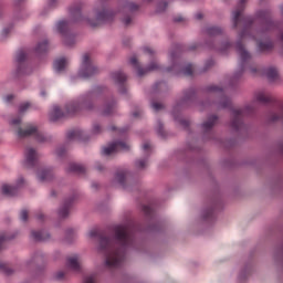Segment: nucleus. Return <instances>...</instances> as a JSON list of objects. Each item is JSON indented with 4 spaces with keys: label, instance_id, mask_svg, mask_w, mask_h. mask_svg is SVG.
<instances>
[{
    "label": "nucleus",
    "instance_id": "nucleus-27",
    "mask_svg": "<svg viewBox=\"0 0 283 283\" xmlns=\"http://www.w3.org/2000/svg\"><path fill=\"white\" fill-rule=\"evenodd\" d=\"M66 171L81 175V174H85L86 169H85V166L81 164L71 163L69 164Z\"/></svg>",
    "mask_w": 283,
    "mask_h": 283
},
{
    "label": "nucleus",
    "instance_id": "nucleus-60",
    "mask_svg": "<svg viewBox=\"0 0 283 283\" xmlns=\"http://www.w3.org/2000/svg\"><path fill=\"white\" fill-rule=\"evenodd\" d=\"M38 220H43V213L36 216Z\"/></svg>",
    "mask_w": 283,
    "mask_h": 283
},
{
    "label": "nucleus",
    "instance_id": "nucleus-55",
    "mask_svg": "<svg viewBox=\"0 0 283 283\" xmlns=\"http://www.w3.org/2000/svg\"><path fill=\"white\" fill-rule=\"evenodd\" d=\"M123 21L126 25H129V23H132V18L127 17Z\"/></svg>",
    "mask_w": 283,
    "mask_h": 283
},
{
    "label": "nucleus",
    "instance_id": "nucleus-1",
    "mask_svg": "<svg viewBox=\"0 0 283 283\" xmlns=\"http://www.w3.org/2000/svg\"><path fill=\"white\" fill-rule=\"evenodd\" d=\"M138 8L140 7L137 3L125 0L122 9H119L118 12H136ZM118 12L111 10L105 0H98L95 3L93 15L90 14V17H83L81 9H71V19L59 20L55 23L54 30L57 32V34H61L62 43L65 45V48H74V45H76V35L70 31L72 23L85 21L88 23V25H91V28H98V25H102V23H109V21H114V17H116Z\"/></svg>",
    "mask_w": 283,
    "mask_h": 283
},
{
    "label": "nucleus",
    "instance_id": "nucleus-57",
    "mask_svg": "<svg viewBox=\"0 0 283 283\" xmlns=\"http://www.w3.org/2000/svg\"><path fill=\"white\" fill-rule=\"evenodd\" d=\"M134 118H138L140 116V111H136L133 113Z\"/></svg>",
    "mask_w": 283,
    "mask_h": 283
},
{
    "label": "nucleus",
    "instance_id": "nucleus-56",
    "mask_svg": "<svg viewBox=\"0 0 283 283\" xmlns=\"http://www.w3.org/2000/svg\"><path fill=\"white\" fill-rule=\"evenodd\" d=\"M251 74H255L258 72V69L253 67V66H250L249 67Z\"/></svg>",
    "mask_w": 283,
    "mask_h": 283
},
{
    "label": "nucleus",
    "instance_id": "nucleus-51",
    "mask_svg": "<svg viewBox=\"0 0 283 283\" xmlns=\"http://www.w3.org/2000/svg\"><path fill=\"white\" fill-rule=\"evenodd\" d=\"M12 98H14V95L9 94V95H7V96L3 97V101H4V103H11V102H12Z\"/></svg>",
    "mask_w": 283,
    "mask_h": 283
},
{
    "label": "nucleus",
    "instance_id": "nucleus-43",
    "mask_svg": "<svg viewBox=\"0 0 283 283\" xmlns=\"http://www.w3.org/2000/svg\"><path fill=\"white\" fill-rule=\"evenodd\" d=\"M54 279L57 280L59 282L65 280V272L59 271L54 274Z\"/></svg>",
    "mask_w": 283,
    "mask_h": 283
},
{
    "label": "nucleus",
    "instance_id": "nucleus-8",
    "mask_svg": "<svg viewBox=\"0 0 283 283\" xmlns=\"http://www.w3.org/2000/svg\"><path fill=\"white\" fill-rule=\"evenodd\" d=\"M98 74V66L92 61V56L85 53L82 56V64L78 71L80 78H92Z\"/></svg>",
    "mask_w": 283,
    "mask_h": 283
},
{
    "label": "nucleus",
    "instance_id": "nucleus-61",
    "mask_svg": "<svg viewBox=\"0 0 283 283\" xmlns=\"http://www.w3.org/2000/svg\"><path fill=\"white\" fill-rule=\"evenodd\" d=\"M92 187H93V189H97L98 185L97 184H93Z\"/></svg>",
    "mask_w": 283,
    "mask_h": 283
},
{
    "label": "nucleus",
    "instance_id": "nucleus-4",
    "mask_svg": "<svg viewBox=\"0 0 283 283\" xmlns=\"http://www.w3.org/2000/svg\"><path fill=\"white\" fill-rule=\"evenodd\" d=\"M272 101L273 96H271V94L266 93L265 91H259L254 94V101L252 103L247 104L243 108H232L230 120L231 129L234 132L244 129V123L242 122V118L255 112V104L262 103L263 105H266V103H272Z\"/></svg>",
    "mask_w": 283,
    "mask_h": 283
},
{
    "label": "nucleus",
    "instance_id": "nucleus-49",
    "mask_svg": "<svg viewBox=\"0 0 283 283\" xmlns=\"http://www.w3.org/2000/svg\"><path fill=\"white\" fill-rule=\"evenodd\" d=\"M142 210L145 213V216H149L153 212L151 207L149 206H143Z\"/></svg>",
    "mask_w": 283,
    "mask_h": 283
},
{
    "label": "nucleus",
    "instance_id": "nucleus-64",
    "mask_svg": "<svg viewBox=\"0 0 283 283\" xmlns=\"http://www.w3.org/2000/svg\"><path fill=\"white\" fill-rule=\"evenodd\" d=\"M41 96H45V92L44 91L41 92Z\"/></svg>",
    "mask_w": 283,
    "mask_h": 283
},
{
    "label": "nucleus",
    "instance_id": "nucleus-42",
    "mask_svg": "<svg viewBox=\"0 0 283 283\" xmlns=\"http://www.w3.org/2000/svg\"><path fill=\"white\" fill-rule=\"evenodd\" d=\"M56 6H59V0H48L46 8H49V10L56 8Z\"/></svg>",
    "mask_w": 283,
    "mask_h": 283
},
{
    "label": "nucleus",
    "instance_id": "nucleus-32",
    "mask_svg": "<svg viewBox=\"0 0 283 283\" xmlns=\"http://www.w3.org/2000/svg\"><path fill=\"white\" fill-rule=\"evenodd\" d=\"M0 273H3V275H12V273H14V269L10 268L6 262H0Z\"/></svg>",
    "mask_w": 283,
    "mask_h": 283
},
{
    "label": "nucleus",
    "instance_id": "nucleus-41",
    "mask_svg": "<svg viewBox=\"0 0 283 283\" xmlns=\"http://www.w3.org/2000/svg\"><path fill=\"white\" fill-rule=\"evenodd\" d=\"M84 283H96V274H90L85 276Z\"/></svg>",
    "mask_w": 283,
    "mask_h": 283
},
{
    "label": "nucleus",
    "instance_id": "nucleus-38",
    "mask_svg": "<svg viewBox=\"0 0 283 283\" xmlns=\"http://www.w3.org/2000/svg\"><path fill=\"white\" fill-rule=\"evenodd\" d=\"M30 107H31L30 102H25V103L21 104L19 106V114H25V112H28V109H30Z\"/></svg>",
    "mask_w": 283,
    "mask_h": 283
},
{
    "label": "nucleus",
    "instance_id": "nucleus-12",
    "mask_svg": "<svg viewBox=\"0 0 283 283\" xmlns=\"http://www.w3.org/2000/svg\"><path fill=\"white\" fill-rule=\"evenodd\" d=\"M118 151H129V144L125 142H114L104 146L102 149L103 156H114V154H118Z\"/></svg>",
    "mask_w": 283,
    "mask_h": 283
},
{
    "label": "nucleus",
    "instance_id": "nucleus-50",
    "mask_svg": "<svg viewBox=\"0 0 283 283\" xmlns=\"http://www.w3.org/2000/svg\"><path fill=\"white\" fill-rule=\"evenodd\" d=\"M98 235V230L93 229L88 232V238H97Z\"/></svg>",
    "mask_w": 283,
    "mask_h": 283
},
{
    "label": "nucleus",
    "instance_id": "nucleus-53",
    "mask_svg": "<svg viewBox=\"0 0 283 283\" xmlns=\"http://www.w3.org/2000/svg\"><path fill=\"white\" fill-rule=\"evenodd\" d=\"M212 65H213V60H209L208 62H206L205 71L209 70V67H211Z\"/></svg>",
    "mask_w": 283,
    "mask_h": 283
},
{
    "label": "nucleus",
    "instance_id": "nucleus-26",
    "mask_svg": "<svg viewBox=\"0 0 283 283\" xmlns=\"http://www.w3.org/2000/svg\"><path fill=\"white\" fill-rule=\"evenodd\" d=\"M31 238L35 242H45L46 240H50V233L45 231H31Z\"/></svg>",
    "mask_w": 283,
    "mask_h": 283
},
{
    "label": "nucleus",
    "instance_id": "nucleus-30",
    "mask_svg": "<svg viewBox=\"0 0 283 283\" xmlns=\"http://www.w3.org/2000/svg\"><path fill=\"white\" fill-rule=\"evenodd\" d=\"M114 109H116V103L112 102V103H107L104 106V109L102 111V114L104 116H109L111 114H114Z\"/></svg>",
    "mask_w": 283,
    "mask_h": 283
},
{
    "label": "nucleus",
    "instance_id": "nucleus-20",
    "mask_svg": "<svg viewBox=\"0 0 283 283\" xmlns=\"http://www.w3.org/2000/svg\"><path fill=\"white\" fill-rule=\"evenodd\" d=\"M38 180L39 182H50L54 178V174L52 172V168H42L38 170Z\"/></svg>",
    "mask_w": 283,
    "mask_h": 283
},
{
    "label": "nucleus",
    "instance_id": "nucleus-19",
    "mask_svg": "<svg viewBox=\"0 0 283 283\" xmlns=\"http://www.w3.org/2000/svg\"><path fill=\"white\" fill-rule=\"evenodd\" d=\"M217 123H218V116L212 115V116L208 117L207 120H205L201 124L202 134H211V132H213V127H216Z\"/></svg>",
    "mask_w": 283,
    "mask_h": 283
},
{
    "label": "nucleus",
    "instance_id": "nucleus-37",
    "mask_svg": "<svg viewBox=\"0 0 283 283\" xmlns=\"http://www.w3.org/2000/svg\"><path fill=\"white\" fill-rule=\"evenodd\" d=\"M135 167H136L137 169H145V167H147V158L136 160V161H135Z\"/></svg>",
    "mask_w": 283,
    "mask_h": 283
},
{
    "label": "nucleus",
    "instance_id": "nucleus-46",
    "mask_svg": "<svg viewBox=\"0 0 283 283\" xmlns=\"http://www.w3.org/2000/svg\"><path fill=\"white\" fill-rule=\"evenodd\" d=\"M151 107L155 112H160V109H163L164 106L160 103L153 102Z\"/></svg>",
    "mask_w": 283,
    "mask_h": 283
},
{
    "label": "nucleus",
    "instance_id": "nucleus-7",
    "mask_svg": "<svg viewBox=\"0 0 283 283\" xmlns=\"http://www.w3.org/2000/svg\"><path fill=\"white\" fill-rule=\"evenodd\" d=\"M169 59L172 63L170 67L167 69V72H172V74H184V76H193V72H196V69L192 66V64H186L178 62V54L176 52H171L169 55Z\"/></svg>",
    "mask_w": 283,
    "mask_h": 283
},
{
    "label": "nucleus",
    "instance_id": "nucleus-2",
    "mask_svg": "<svg viewBox=\"0 0 283 283\" xmlns=\"http://www.w3.org/2000/svg\"><path fill=\"white\" fill-rule=\"evenodd\" d=\"M114 233L115 239L98 235L97 250L105 255V265L108 269H118L125 260V252L134 244V229L130 226H116Z\"/></svg>",
    "mask_w": 283,
    "mask_h": 283
},
{
    "label": "nucleus",
    "instance_id": "nucleus-22",
    "mask_svg": "<svg viewBox=\"0 0 283 283\" xmlns=\"http://www.w3.org/2000/svg\"><path fill=\"white\" fill-rule=\"evenodd\" d=\"M203 32L208 39L213 40L216 36H220V34H222V28L210 25L207 27Z\"/></svg>",
    "mask_w": 283,
    "mask_h": 283
},
{
    "label": "nucleus",
    "instance_id": "nucleus-23",
    "mask_svg": "<svg viewBox=\"0 0 283 283\" xmlns=\"http://www.w3.org/2000/svg\"><path fill=\"white\" fill-rule=\"evenodd\" d=\"M65 113L61 111V107L53 106L50 111L49 118L51 123H56V120H61V118H64Z\"/></svg>",
    "mask_w": 283,
    "mask_h": 283
},
{
    "label": "nucleus",
    "instance_id": "nucleus-31",
    "mask_svg": "<svg viewBox=\"0 0 283 283\" xmlns=\"http://www.w3.org/2000/svg\"><path fill=\"white\" fill-rule=\"evenodd\" d=\"M49 49H50V45L48 44V40H44L38 43L35 48V52L38 54H43V52H48Z\"/></svg>",
    "mask_w": 283,
    "mask_h": 283
},
{
    "label": "nucleus",
    "instance_id": "nucleus-34",
    "mask_svg": "<svg viewBox=\"0 0 283 283\" xmlns=\"http://www.w3.org/2000/svg\"><path fill=\"white\" fill-rule=\"evenodd\" d=\"M14 237L9 235L6 232L0 233V251L3 249V244L8 242V240H12Z\"/></svg>",
    "mask_w": 283,
    "mask_h": 283
},
{
    "label": "nucleus",
    "instance_id": "nucleus-63",
    "mask_svg": "<svg viewBox=\"0 0 283 283\" xmlns=\"http://www.w3.org/2000/svg\"><path fill=\"white\" fill-rule=\"evenodd\" d=\"M51 196H56V192L55 191H51Z\"/></svg>",
    "mask_w": 283,
    "mask_h": 283
},
{
    "label": "nucleus",
    "instance_id": "nucleus-52",
    "mask_svg": "<svg viewBox=\"0 0 283 283\" xmlns=\"http://www.w3.org/2000/svg\"><path fill=\"white\" fill-rule=\"evenodd\" d=\"M11 30H12V28H4L2 30V36H8V34H10Z\"/></svg>",
    "mask_w": 283,
    "mask_h": 283
},
{
    "label": "nucleus",
    "instance_id": "nucleus-39",
    "mask_svg": "<svg viewBox=\"0 0 283 283\" xmlns=\"http://www.w3.org/2000/svg\"><path fill=\"white\" fill-rule=\"evenodd\" d=\"M142 147L145 156H149V154H151V144H149V142L144 143Z\"/></svg>",
    "mask_w": 283,
    "mask_h": 283
},
{
    "label": "nucleus",
    "instance_id": "nucleus-45",
    "mask_svg": "<svg viewBox=\"0 0 283 283\" xmlns=\"http://www.w3.org/2000/svg\"><path fill=\"white\" fill-rule=\"evenodd\" d=\"M213 216V209H208L203 212V220H209Z\"/></svg>",
    "mask_w": 283,
    "mask_h": 283
},
{
    "label": "nucleus",
    "instance_id": "nucleus-24",
    "mask_svg": "<svg viewBox=\"0 0 283 283\" xmlns=\"http://www.w3.org/2000/svg\"><path fill=\"white\" fill-rule=\"evenodd\" d=\"M263 74L266 76V78L270 81V83H275V81H277V78H280L277 69H275L274 66L264 69Z\"/></svg>",
    "mask_w": 283,
    "mask_h": 283
},
{
    "label": "nucleus",
    "instance_id": "nucleus-59",
    "mask_svg": "<svg viewBox=\"0 0 283 283\" xmlns=\"http://www.w3.org/2000/svg\"><path fill=\"white\" fill-rule=\"evenodd\" d=\"M196 19H198V20L202 19V13H197Z\"/></svg>",
    "mask_w": 283,
    "mask_h": 283
},
{
    "label": "nucleus",
    "instance_id": "nucleus-29",
    "mask_svg": "<svg viewBox=\"0 0 283 283\" xmlns=\"http://www.w3.org/2000/svg\"><path fill=\"white\" fill-rule=\"evenodd\" d=\"M69 140H85V133L81 129L71 130L67 133Z\"/></svg>",
    "mask_w": 283,
    "mask_h": 283
},
{
    "label": "nucleus",
    "instance_id": "nucleus-54",
    "mask_svg": "<svg viewBox=\"0 0 283 283\" xmlns=\"http://www.w3.org/2000/svg\"><path fill=\"white\" fill-rule=\"evenodd\" d=\"M95 169H97V171H103V169H105V167L102 164L97 163L95 165Z\"/></svg>",
    "mask_w": 283,
    "mask_h": 283
},
{
    "label": "nucleus",
    "instance_id": "nucleus-47",
    "mask_svg": "<svg viewBox=\"0 0 283 283\" xmlns=\"http://www.w3.org/2000/svg\"><path fill=\"white\" fill-rule=\"evenodd\" d=\"M20 220H21L22 222H28V210H22V211L20 212Z\"/></svg>",
    "mask_w": 283,
    "mask_h": 283
},
{
    "label": "nucleus",
    "instance_id": "nucleus-25",
    "mask_svg": "<svg viewBox=\"0 0 283 283\" xmlns=\"http://www.w3.org/2000/svg\"><path fill=\"white\" fill-rule=\"evenodd\" d=\"M69 63H70V61L67 60V57H60L54 61L53 70L57 73H61V72L65 71V67H67Z\"/></svg>",
    "mask_w": 283,
    "mask_h": 283
},
{
    "label": "nucleus",
    "instance_id": "nucleus-36",
    "mask_svg": "<svg viewBox=\"0 0 283 283\" xmlns=\"http://www.w3.org/2000/svg\"><path fill=\"white\" fill-rule=\"evenodd\" d=\"M93 136H98V134H103V127L99 124H94L91 130Z\"/></svg>",
    "mask_w": 283,
    "mask_h": 283
},
{
    "label": "nucleus",
    "instance_id": "nucleus-16",
    "mask_svg": "<svg viewBox=\"0 0 283 283\" xmlns=\"http://www.w3.org/2000/svg\"><path fill=\"white\" fill-rule=\"evenodd\" d=\"M111 78L114 81L115 85H118L119 94H127V87H125L127 75L123 73V71H115L111 73Z\"/></svg>",
    "mask_w": 283,
    "mask_h": 283
},
{
    "label": "nucleus",
    "instance_id": "nucleus-6",
    "mask_svg": "<svg viewBox=\"0 0 283 283\" xmlns=\"http://www.w3.org/2000/svg\"><path fill=\"white\" fill-rule=\"evenodd\" d=\"M101 92H103V87L96 86L92 91L80 95L77 99L69 102L65 106L66 114H76L78 112H90V109H94L93 101Z\"/></svg>",
    "mask_w": 283,
    "mask_h": 283
},
{
    "label": "nucleus",
    "instance_id": "nucleus-44",
    "mask_svg": "<svg viewBox=\"0 0 283 283\" xmlns=\"http://www.w3.org/2000/svg\"><path fill=\"white\" fill-rule=\"evenodd\" d=\"M143 50H144V53L148 54L149 56H154V54H156V51L149 46H145Z\"/></svg>",
    "mask_w": 283,
    "mask_h": 283
},
{
    "label": "nucleus",
    "instance_id": "nucleus-9",
    "mask_svg": "<svg viewBox=\"0 0 283 283\" xmlns=\"http://www.w3.org/2000/svg\"><path fill=\"white\" fill-rule=\"evenodd\" d=\"M195 96H196V92L193 91V88L188 90L184 94L182 99L179 103H177L172 108V115L175 116V119L179 122V125H181V127H187L189 125V120L182 119V118L178 119V117H176V112H180L182 107H187V103H189V101L195 98Z\"/></svg>",
    "mask_w": 283,
    "mask_h": 283
},
{
    "label": "nucleus",
    "instance_id": "nucleus-14",
    "mask_svg": "<svg viewBox=\"0 0 283 283\" xmlns=\"http://www.w3.org/2000/svg\"><path fill=\"white\" fill-rule=\"evenodd\" d=\"M130 65L137 71L138 76H145L147 72H156L160 70V65L158 62H151L147 69L140 67V63H138V59L136 56L130 57Z\"/></svg>",
    "mask_w": 283,
    "mask_h": 283
},
{
    "label": "nucleus",
    "instance_id": "nucleus-17",
    "mask_svg": "<svg viewBox=\"0 0 283 283\" xmlns=\"http://www.w3.org/2000/svg\"><path fill=\"white\" fill-rule=\"evenodd\" d=\"M245 3L247 0H240L237 6V9L232 12L233 28H238V25H240V17H242V12H244Z\"/></svg>",
    "mask_w": 283,
    "mask_h": 283
},
{
    "label": "nucleus",
    "instance_id": "nucleus-13",
    "mask_svg": "<svg viewBox=\"0 0 283 283\" xmlns=\"http://www.w3.org/2000/svg\"><path fill=\"white\" fill-rule=\"evenodd\" d=\"M25 59H28V55H25V52L20 51L18 52L15 56V61L18 62V76H25L28 74H32V66H30L28 63H25Z\"/></svg>",
    "mask_w": 283,
    "mask_h": 283
},
{
    "label": "nucleus",
    "instance_id": "nucleus-15",
    "mask_svg": "<svg viewBox=\"0 0 283 283\" xmlns=\"http://www.w3.org/2000/svg\"><path fill=\"white\" fill-rule=\"evenodd\" d=\"M24 182L25 179H23V177H20L15 186L4 184L1 186L0 191L2 196H6L7 198H12L15 193H18L19 188L23 187Z\"/></svg>",
    "mask_w": 283,
    "mask_h": 283
},
{
    "label": "nucleus",
    "instance_id": "nucleus-48",
    "mask_svg": "<svg viewBox=\"0 0 283 283\" xmlns=\"http://www.w3.org/2000/svg\"><path fill=\"white\" fill-rule=\"evenodd\" d=\"M167 10V2H160L157 8V12H165Z\"/></svg>",
    "mask_w": 283,
    "mask_h": 283
},
{
    "label": "nucleus",
    "instance_id": "nucleus-40",
    "mask_svg": "<svg viewBox=\"0 0 283 283\" xmlns=\"http://www.w3.org/2000/svg\"><path fill=\"white\" fill-rule=\"evenodd\" d=\"M156 132L159 136H165V130L163 128V122H157Z\"/></svg>",
    "mask_w": 283,
    "mask_h": 283
},
{
    "label": "nucleus",
    "instance_id": "nucleus-28",
    "mask_svg": "<svg viewBox=\"0 0 283 283\" xmlns=\"http://www.w3.org/2000/svg\"><path fill=\"white\" fill-rule=\"evenodd\" d=\"M72 200L64 201L63 206L59 210V218H67L70 216V208L72 207Z\"/></svg>",
    "mask_w": 283,
    "mask_h": 283
},
{
    "label": "nucleus",
    "instance_id": "nucleus-18",
    "mask_svg": "<svg viewBox=\"0 0 283 283\" xmlns=\"http://www.w3.org/2000/svg\"><path fill=\"white\" fill-rule=\"evenodd\" d=\"M66 266L70 271H73V273H81V256L77 254L69 256L66 260Z\"/></svg>",
    "mask_w": 283,
    "mask_h": 283
},
{
    "label": "nucleus",
    "instance_id": "nucleus-11",
    "mask_svg": "<svg viewBox=\"0 0 283 283\" xmlns=\"http://www.w3.org/2000/svg\"><path fill=\"white\" fill-rule=\"evenodd\" d=\"M39 158L40 155L39 151H36V149L32 147H27L24 149L22 165L23 167H25V169H32L33 167H36V165L39 164Z\"/></svg>",
    "mask_w": 283,
    "mask_h": 283
},
{
    "label": "nucleus",
    "instance_id": "nucleus-35",
    "mask_svg": "<svg viewBox=\"0 0 283 283\" xmlns=\"http://www.w3.org/2000/svg\"><path fill=\"white\" fill-rule=\"evenodd\" d=\"M65 154H66L65 146H59L54 150V156H56V158H63V156H65Z\"/></svg>",
    "mask_w": 283,
    "mask_h": 283
},
{
    "label": "nucleus",
    "instance_id": "nucleus-5",
    "mask_svg": "<svg viewBox=\"0 0 283 283\" xmlns=\"http://www.w3.org/2000/svg\"><path fill=\"white\" fill-rule=\"evenodd\" d=\"M10 126L17 138L33 137L38 143H50L52 140V136L41 133L34 124H28L21 127V117L12 118Z\"/></svg>",
    "mask_w": 283,
    "mask_h": 283
},
{
    "label": "nucleus",
    "instance_id": "nucleus-3",
    "mask_svg": "<svg viewBox=\"0 0 283 283\" xmlns=\"http://www.w3.org/2000/svg\"><path fill=\"white\" fill-rule=\"evenodd\" d=\"M260 19H263L262 28L255 32V35L251 34V29L249 25H244L243 31L239 34V41L237 42V52L240 56V70L244 72L245 67H249L251 63V53L244 49L242 45V41L244 39H253L258 43V48L260 52H269V50H273V42L266 38V33L271 32V30H275L277 24L271 20V14L266 11H261L259 13Z\"/></svg>",
    "mask_w": 283,
    "mask_h": 283
},
{
    "label": "nucleus",
    "instance_id": "nucleus-21",
    "mask_svg": "<svg viewBox=\"0 0 283 283\" xmlns=\"http://www.w3.org/2000/svg\"><path fill=\"white\" fill-rule=\"evenodd\" d=\"M113 182L114 185H119L123 189H127V172L125 170H117Z\"/></svg>",
    "mask_w": 283,
    "mask_h": 283
},
{
    "label": "nucleus",
    "instance_id": "nucleus-10",
    "mask_svg": "<svg viewBox=\"0 0 283 283\" xmlns=\"http://www.w3.org/2000/svg\"><path fill=\"white\" fill-rule=\"evenodd\" d=\"M208 92H210L212 96H217L219 98V109H227L231 107V99L224 95V90L222 87L212 85L208 87Z\"/></svg>",
    "mask_w": 283,
    "mask_h": 283
},
{
    "label": "nucleus",
    "instance_id": "nucleus-62",
    "mask_svg": "<svg viewBox=\"0 0 283 283\" xmlns=\"http://www.w3.org/2000/svg\"><path fill=\"white\" fill-rule=\"evenodd\" d=\"M2 14H3V9H1L0 7V17H2Z\"/></svg>",
    "mask_w": 283,
    "mask_h": 283
},
{
    "label": "nucleus",
    "instance_id": "nucleus-33",
    "mask_svg": "<svg viewBox=\"0 0 283 283\" xmlns=\"http://www.w3.org/2000/svg\"><path fill=\"white\" fill-rule=\"evenodd\" d=\"M210 48H214V50H218V52H221V54H227V50L231 48V43L229 42H222L220 46H216L213 44H209Z\"/></svg>",
    "mask_w": 283,
    "mask_h": 283
},
{
    "label": "nucleus",
    "instance_id": "nucleus-58",
    "mask_svg": "<svg viewBox=\"0 0 283 283\" xmlns=\"http://www.w3.org/2000/svg\"><path fill=\"white\" fill-rule=\"evenodd\" d=\"M175 21H176L177 23H180V21H182V17H177V18H175Z\"/></svg>",
    "mask_w": 283,
    "mask_h": 283
}]
</instances>
